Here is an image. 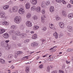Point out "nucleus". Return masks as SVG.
Returning <instances> with one entry per match:
<instances>
[{
    "label": "nucleus",
    "mask_w": 73,
    "mask_h": 73,
    "mask_svg": "<svg viewBox=\"0 0 73 73\" xmlns=\"http://www.w3.org/2000/svg\"><path fill=\"white\" fill-rule=\"evenodd\" d=\"M71 7V5H70V4H69L67 5V7L68 8H70Z\"/></svg>",
    "instance_id": "47"
},
{
    "label": "nucleus",
    "mask_w": 73,
    "mask_h": 73,
    "mask_svg": "<svg viewBox=\"0 0 73 73\" xmlns=\"http://www.w3.org/2000/svg\"><path fill=\"white\" fill-rule=\"evenodd\" d=\"M20 27L21 28H24V25H21Z\"/></svg>",
    "instance_id": "61"
},
{
    "label": "nucleus",
    "mask_w": 73,
    "mask_h": 73,
    "mask_svg": "<svg viewBox=\"0 0 73 73\" xmlns=\"http://www.w3.org/2000/svg\"><path fill=\"white\" fill-rule=\"evenodd\" d=\"M42 12L43 14H45V10L44 9H43L42 11Z\"/></svg>",
    "instance_id": "46"
},
{
    "label": "nucleus",
    "mask_w": 73,
    "mask_h": 73,
    "mask_svg": "<svg viewBox=\"0 0 73 73\" xmlns=\"http://www.w3.org/2000/svg\"><path fill=\"white\" fill-rule=\"evenodd\" d=\"M30 33L31 34H33V33H34V31H31L30 32Z\"/></svg>",
    "instance_id": "63"
},
{
    "label": "nucleus",
    "mask_w": 73,
    "mask_h": 73,
    "mask_svg": "<svg viewBox=\"0 0 73 73\" xmlns=\"http://www.w3.org/2000/svg\"><path fill=\"white\" fill-rule=\"evenodd\" d=\"M68 31L69 32H71L72 31V29L71 28H68Z\"/></svg>",
    "instance_id": "43"
},
{
    "label": "nucleus",
    "mask_w": 73,
    "mask_h": 73,
    "mask_svg": "<svg viewBox=\"0 0 73 73\" xmlns=\"http://www.w3.org/2000/svg\"><path fill=\"white\" fill-rule=\"evenodd\" d=\"M45 39H43L42 40V42H45Z\"/></svg>",
    "instance_id": "64"
},
{
    "label": "nucleus",
    "mask_w": 73,
    "mask_h": 73,
    "mask_svg": "<svg viewBox=\"0 0 73 73\" xmlns=\"http://www.w3.org/2000/svg\"><path fill=\"white\" fill-rule=\"evenodd\" d=\"M7 29H0V35H2L4 33H5L7 31Z\"/></svg>",
    "instance_id": "3"
},
{
    "label": "nucleus",
    "mask_w": 73,
    "mask_h": 73,
    "mask_svg": "<svg viewBox=\"0 0 73 73\" xmlns=\"http://www.w3.org/2000/svg\"><path fill=\"white\" fill-rule=\"evenodd\" d=\"M57 3H61L62 0H56Z\"/></svg>",
    "instance_id": "48"
},
{
    "label": "nucleus",
    "mask_w": 73,
    "mask_h": 73,
    "mask_svg": "<svg viewBox=\"0 0 73 73\" xmlns=\"http://www.w3.org/2000/svg\"><path fill=\"white\" fill-rule=\"evenodd\" d=\"M25 41H26V42H29L30 41V40L29 39H27L25 40Z\"/></svg>",
    "instance_id": "50"
},
{
    "label": "nucleus",
    "mask_w": 73,
    "mask_h": 73,
    "mask_svg": "<svg viewBox=\"0 0 73 73\" xmlns=\"http://www.w3.org/2000/svg\"><path fill=\"white\" fill-rule=\"evenodd\" d=\"M16 35H17V36H20V35H21V33L20 32L16 31Z\"/></svg>",
    "instance_id": "29"
},
{
    "label": "nucleus",
    "mask_w": 73,
    "mask_h": 73,
    "mask_svg": "<svg viewBox=\"0 0 73 73\" xmlns=\"http://www.w3.org/2000/svg\"><path fill=\"white\" fill-rule=\"evenodd\" d=\"M68 17L69 19H72L73 17V14H70L68 15Z\"/></svg>",
    "instance_id": "24"
},
{
    "label": "nucleus",
    "mask_w": 73,
    "mask_h": 73,
    "mask_svg": "<svg viewBox=\"0 0 73 73\" xmlns=\"http://www.w3.org/2000/svg\"><path fill=\"white\" fill-rule=\"evenodd\" d=\"M12 58H13V56L12 55H10L8 56L7 59V60L9 61L10 60H12Z\"/></svg>",
    "instance_id": "12"
},
{
    "label": "nucleus",
    "mask_w": 73,
    "mask_h": 73,
    "mask_svg": "<svg viewBox=\"0 0 73 73\" xmlns=\"http://www.w3.org/2000/svg\"><path fill=\"white\" fill-rule=\"evenodd\" d=\"M26 24L28 27H31L32 25V23L30 21H28L26 23Z\"/></svg>",
    "instance_id": "5"
},
{
    "label": "nucleus",
    "mask_w": 73,
    "mask_h": 73,
    "mask_svg": "<svg viewBox=\"0 0 73 73\" xmlns=\"http://www.w3.org/2000/svg\"><path fill=\"white\" fill-rule=\"evenodd\" d=\"M43 67L44 66L43 65V64H41V65H40L39 66V68L40 69H42V68H43Z\"/></svg>",
    "instance_id": "35"
},
{
    "label": "nucleus",
    "mask_w": 73,
    "mask_h": 73,
    "mask_svg": "<svg viewBox=\"0 0 73 73\" xmlns=\"http://www.w3.org/2000/svg\"><path fill=\"white\" fill-rule=\"evenodd\" d=\"M26 8V9H28L30 8V7H31V5H30V3H27L25 5Z\"/></svg>",
    "instance_id": "9"
},
{
    "label": "nucleus",
    "mask_w": 73,
    "mask_h": 73,
    "mask_svg": "<svg viewBox=\"0 0 73 73\" xmlns=\"http://www.w3.org/2000/svg\"><path fill=\"white\" fill-rule=\"evenodd\" d=\"M36 7L35 6L33 5L31 7V11H35L36 10Z\"/></svg>",
    "instance_id": "22"
},
{
    "label": "nucleus",
    "mask_w": 73,
    "mask_h": 73,
    "mask_svg": "<svg viewBox=\"0 0 73 73\" xmlns=\"http://www.w3.org/2000/svg\"><path fill=\"white\" fill-rule=\"evenodd\" d=\"M51 56V55H50L49 56V58H48V61H52V60H53L52 58H50V57Z\"/></svg>",
    "instance_id": "33"
},
{
    "label": "nucleus",
    "mask_w": 73,
    "mask_h": 73,
    "mask_svg": "<svg viewBox=\"0 0 73 73\" xmlns=\"http://www.w3.org/2000/svg\"><path fill=\"white\" fill-rule=\"evenodd\" d=\"M49 27L50 28H54L55 27L54 26V25L51 24H49Z\"/></svg>",
    "instance_id": "30"
},
{
    "label": "nucleus",
    "mask_w": 73,
    "mask_h": 73,
    "mask_svg": "<svg viewBox=\"0 0 73 73\" xmlns=\"http://www.w3.org/2000/svg\"><path fill=\"white\" fill-rule=\"evenodd\" d=\"M31 45L32 47H35V42H33L31 43Z\"/></svg>",
    "instance_id": "37"
},
{
    "label": "nucleus",
    "mask_w": 73,
    "mask_h": 73,
    "mask_svg": "<svg viewBox=\"0 0 73 73\" xmlns=\"http://www.w3.org/2000/svg\"><path fill=\"white\" fill-rule=\"evenodd\" d=\"M9 5H7L3 7V9L5 10H7V9H9Z\"/></svg>",
    "instance_id": "15"
},
{
    "label": "nucleus",
    "mask_w": 73,
    "mask_h": 73,
    "mask_svg": "<svg viewBox=\"0 0 73 73\" xmlns=\"http://www.w3.org/2000/svg\"><path fill=\"white\" fill-rule=\"evenodd\" d=\"M37 37V35L36 34H35L32 36V38L33 39V40H35V39H36Z\"/></svg>",
    "instance_id": "17"
},
{
    "label": "nucleus",
    "mask_w": 73,
    "mask_h": 73,
    "mask_svg": "<svg viewBox=\"0 0 73 73\" xmlns=\"http://www.w3.org/2000/svg\"><path fill=\"white\" fill-rule=\"evenodd\" d=\"M33 27L34 28H39V27L36 26V25H35Z\"/></svg>",
    "instance_id": "60"
},
{
    "label": "nucleus",
    "mask_w": 73,
    "mask_h": 73,
    "mask_svg": "<svg viewBox=\"0 0 73 73\" xmlns=\"http://www.w3.org/2000/svg\"><path fill=\"white\" fill-rule=\"evenodd\" d=\"M31 16V14L30 13H28L26 17L27 19H29Z\"/></svg>",
    "instance_id": "23"
},
{
    "label": "nucleus",
    "mask_w": 73,
    "mask_h": 73,
    "mask_svg": "<svg viewBox=\"0 0 73 73\" xmlns=\"http://www.w3.org/2000/svg\"><path fill=\"white\" fill-rule=\"evenodd\" d=\"M67 51L68 52H70L72 50H71L70 48L68 49L67 50Z\"/></svg>",
    "instance_id": "54"
},
{
    "label": "nucleus",
    "mask_w": 73,
    "mask_h": 73,
    "mask_svg": "<svg viewBox=\"0 0 73 73\" xmlns=\"http://www.w3.org/2000/svg\"><path fill=\"white\" fill-rule=\"evenodd\" d=\"M41 6L42 8H46L45 3L44 2H42V4H41Z\"/></svg>",
    "instance_id": "13"
},
{
    "label": "nucleus",
    "mask_w": 73,
    "mask_h": 73,
    "mask_svg": "<svg viewBox=\"0 0 73 73\" xmlns=\"http://www.w3.org/2000/svg\"><path fill=\"white\" fill-rule=\"evenodd\" d=\"M18 7L17 6L14 7L12 8V10L14 12H16L18 11Z\"/></svg>",
    "instance_id": "6"
},
{
    "label": "nucleus",
    "mask_w": 73,
    "mask_h": 73,
    "mask_svg": "<svg viewBox=\"0 0 73 73\" xmlns=\"http://www.w3.org/2000/svg\"><path fill=\"white\" fill-rule=\"evenodd\" d=\"M70 3L71 4H73V0H71L70 1Z\"/></svg>",
    "instance_id": "57"
},
{
    "label": "nucleus",
    "mask_w": 73,
    "mask_h": 73,
    "mask_svg": "<svg viewBox=\"0 0 73 73\" xmlns=\"http://www.w3.org/2000/svg\"><path fill=\"white\" fill-rule=\"evenodd\" d=\"M62 2L64 4H66V1H65L64 0H62Z\"/></svg>",
    "instance_id": "49"
},
{
    "label": "nucleus",
    "mask_w": 73,
    "mask_h": 73,
    "mask_svg": "<svg viewBox=\"0 0 73 73\" xmlns=\"http://www.w3.org/2000/svg\"><path fill=\"white\" fill-rule=\"evenodd\" d=\"M3 36L5 38H8L9 37V35L8 33H5L3 34Z\"/></svg>",
    "instance_id": "8"
},
{
    "label": "nucleus",
    "mask_w": 73,
    "mask_h": 73,
    "mask_svg": "<svg viewBox=\"0 0 73 73\" xmlns=\"http://www.w3.org/2000/svg\"><path fill=\"white\" fill-rule=\"evenodd\" d=\"M19 55V54H17H17H15L14 55V57L15 58H17L18 57V55Z\"/></svg>",
    "instance_id": "38"
},
{
    "label": "nucleus",
    "mask_w": 73,
    "mask_h": 73,
    "mask_svg": "<svg viewBox=\"0 0 73 73\" xmlns=\"http://www.w3.org/2000/svg\"><path fill=\"white\" fill-rule=\"evenodd\" d=\"M31 3L33 5H36L37 2V0H31Z\"/></svg>",
    "instance_id": "10"
},
{
    "label": "nucleus",
    "mask_w": 73,
    "mask_h": 73,
    "mask_svg": "<svg viewBox=\"0 0 73 73\" xmlns=\"http://www.w3.org/2000/svg\"><path fill=\"white\" fill-rule=\"evenodd\" d=\"M41 20L42 23H45V17L43 15L41 16Z\"/></svg>",
    "instance_id": "14"
},
{
    "label": "nucleus",
    "mask_w": 73,
    "mask_h": 73,
    "mask_svg": "<svg viewBox=\"0 0 73 73\" xmlns=\"http://www.w3.org/2000/svg\"><path fill=\"white\" fill-rule=\"evenodd\" d=\"M11 28H15V27H17V26L13 25L11 26Z\"/></svg>",
    "instance_id": "51"
},
{
    "label": "nucleus",
    "mask_w": 73,
    "mask_h": 73,
    "mask_svg": "<svg viewBox=\"0 0 73 73\" xmlns=\"http://www.w3.org/2000/svg\"><path fill=\"white\" fill-rule=\"evenodd\" d=\"M25 72L26 73H29V68L28 67L26 68Z\"/></svg>",
    "instance_id": "27"
},
{
    "label": "nucleus",
    "mask_w": 73,
    "mask_h": 73,
    "mask_svg": "<svg viewBox=\"0 0 73 73\" xmlns=\"http://www.w3.org/2000/svg\"><path fill=\"white\" fill-rule=\"evenodd\" d=\"M50 11L51 12H53L54 9V7L53 6H51L50 9Z\"/></svg>",
    "instance_id": "19"
},
{
    "label": "nucleus",
    "mask_w": 73,
    "mask_h": 73,
    "mask_svg": "<svg viewBox=\"0 0 73 73\" xmlns=\"http://www.w3.org/2000/svg\"><path fill=\"white\" fill-rule=\"evenodd\" d=\"M59 73H64V72L62 70H59Z\"/></svg>",
    "instance_id": "41"
},
{
    "label": "nucleus",
    "mask_w": 73,
    "mask_h": 73,
    "mask_svg": "<svg viewBox=\"0 0 73 73\" xmlns=\"http://www.w3.org/2000/svg\"><path fill=\"white\" fill-rule=\"evenodd\" d=\"M5 60H4L1 59V58H0V62L1 64H5Z\"/></svg>",
    "instance_id": "25"
},
{
    "label": "nucleus",
    "mask_w": 73,
    "mask_h": 73,
    "mask_svg": "<svg viewBox=\"0 0 73 73\" xmlns=\"http://www.w3.org/2000/svg\"><path fill=\"white\" fill-rule=\"evenodd\" d=\"M14 21L17 24H19L21 21V19L19 17H17L15 18Z\"/></svg>",
    "instance_id": "2"
},
{
    "label": "nucleus",
    "mask_w": 73,
    "mask_h": 73,
    "mask_svg": "<svg viewBox=\"0 0 73 73\" xmlns=\"http://www.w3.org/2000/svg\"><path fill=\"white\" fill-rule=\"evenodd\" d=\"M62 15H64V16H66V12H65V11H62Z\"/></svg>",
    "instance_id": "39"
},
{
    "label": "nucleus",
    "mask_w": 73,
    "mask_h": 73,
    "mask_svg": "<svg viewBox=\"0 0 73 73\" xmlns=\"http://www.w3.org/2000/svg\"><path fill=\"white\" fill-rule=\"evenodd\" d=\"M37 17L36 15L34 16L33 17V19L34 20H37Z\"/></svg>",
    "instance_id": "31"
},
{
    "label": "nucleus",
    "mask_w": 73,
    "mask_h": 73,
    "mask_svg": "<svg viewBox=\"0 0 73 73\" xmlns=\"http://www.w3.org/2000/svg\"><path fill=\"white\" fill-rule=\"evenodd\" d=\"M12 39L13 40H16L17 38L16 36H12Z\"/></svg>",
    "instance_id": "32"
},
{
    "label": "nucleus",
    "mask_w": 73,
    "mask_h": 73,
    "mask_svg": "<svg viewBox=\"0 0 73 73\" xmlns=\"http://www.w3.org/2000/svg\"><path fill=\"white\" fill-rule=\"evenodd\" d=\"M35 46H38V45H41L40 43H35Z\"/></svg>",
    "instance_id": "34"
},
{
    "label": "nucleus",
    "mask_w": 73,
    "mask_h": 73,
    "mask_svg": "<svg viewBox=\"0 0 73 73\" xmlns=\"http://www.w3.org/2000/svg\"><path fill=\"white\" fill-rule=\"evenodd\" d=\"M50 2L49 1H47L46 3H45L46 5H47L48 6H50Z\"/></svg>",
    "instance_id": "28"
},
{
    "label": "nucleus",
    "mask_w": 73,
    "mask_h": 73,
    "mask_svg": "<svg viewBox=\"0 0 73 73\" xmlns=\"http://www.w3.org/2000/svg\"><path fill=\"white\" fill-rule=\"evenodd\" d=\"M59 25L60 28H64V24L63 22H59Z\"/></svg>",
    "instance_id": "11"
},
{
    "label": "nucleus",
    "mask_w": 73,
    "mask_h": 73,
    "mask_svg": "<svg viewBox=\"0 0 73 73\" xmlns=\"http://www.w3.org/2000/svg\"><path fill=\"white\" fill-rule=\"evenodd\" d=\"M46 28H42V30L43 31H46Z\"/></svg>",
    "instance_id": "45"
},
{
    "label": "nucleus",
    "mask_w": 73,
    "mask_h": 73,
    "mask_svg": "<svg viewBox=\"0 0 73 73\" xmlns=\"http://www.w3.org/2000/svg\"><path fill=\"white\" fill-rule=\"evenodd\" d=\"M30 56H24V58H25V60H26L27 59H28V57H30Z\"/></svg>",
    "instance_id": "44"
},
{
    "label": "nucleus",
    "mask_w": 73,
    "mask_h": 73,
    "mask_svg": "<svg viewBox=\"0 0 73 73\" xmlns=\"http://www.w3.org/2000/svg\"><path fill=\"white\" fill-rule=\"evenodd\" d=\"M18 46L19 47L21 46V44H20V43L18 44Z\"/></svg>",
    "instance_id": "62"
},
{
    "label": "nucleus",
    "mask_w": 73,
    "mask_h": 73,
    "mask_svg": "<svg viewBox=\"0 0 73 73\" xmlns=\"http://www.w3.org/2000/svg\"><path fill=\"white\" fill-rule=\"evenodd\" d=\"M1 45L5 49L7 50H8V46L5 44V42H2L1 43Z\"/></svg>",
    "instance_id": "1"
},
{
    "label": "nucleus",
    "mask_w": 73,
    "mask_h": 73,
    "mask_svg": "<svg viewBox=\"0 0 73 73\" xmlns=\"http://www.w3.org/2000/svg\"><path fill=\"white\" fill-rule=\"evenodd\" d=\"M56 20H60V17H59L58 16H56Z\"/></svg>",
    "instance_id": "40"
},
{
    "label": "nucleus",
    "mask_w": 73,
    "mask_h": 73,
    "mask_svg": "<svg viewBox=\"0 0 73 73\" xmlns=\"http://www.w3.org/2000/svg\"><path fill=\"white\" fill-rule=\"evenodd\" d=\"M10 68L11 69H14V68H15V67L13 66H12L10 67Z\"/></svg>",
    "instance_id": "59"
},
{
    "label": "nucleus",
    "mask_w": 73,
    "mask_h": 73,
    "mask_svg": "<svg viewBox=\"0 0 73 73\" xmlns=\"http://www.w3.org/2000/svg\"><path fill=\"white\" fill-rule=\"evenodd\" d=\"M64 35H63V34H60L59 35V37H62V36H63Z\"/></svg>",
    "instance_id": "55"
},
{
    "label": "nucleus",
    "mask_w": 73,
    "mask_h": 73,
    "mask_svg": "<svg viewBox=\"0 0 73 73\" xmlns=\"http://www.w3.org/2000/svg\"><path fill=\"white\" fill-rule=\"evenodd\" d=\"M66 62L67 64H70V61H68V60H66Z\"/></svg>",
    "instance_id": "53"
},
{
    "label": "nucleus",
    "mask_w": 73,
    "mask_h": 73,
    "mask_svg": "<svg viewBox=\"0 0 73 73\" xmlns=\"http://www.w3.org/2000/svg\"><path fill=\"white\" fill-rule=\"evenodd\" d=\"M5 42H6V43H8V42H9V40H6L5 41H4Z\"/></svg>",
    "instance_id": "58"
},
{
    "label": "nucleus",
    "mask_w": 73,
    "mask_h": 73,
    "mask_svg": "<svg viewBox=\"0 0 73 73\" xmlns=\"http://www.w3.org/2000/svg\"><path fill=\"white\" fill-rule=\"evenodd\" d=\"M33 29L34 31H36L38 29V28H33Z\"/></svg>",
    "instance_id": "56"
},
{
    "label": "nucleus",
    "mask_w": 73,
    "mask_h": 73,
    "mask_svg": "<svg viewBox=\"0 0 73 73\" xmlns=\"http://www.w3.org/2000/svg\"><path fill=\"white\" fill-rule=\"evenodd\" d=\"M5 16V13L4 12H0V18H4Z\"/></svg>",
    "instance_id": "4"
},
{
    "label": "nucleus",
    "mask_w": 73,
    "mask_h": 73,
    "mask_svg": "<svg viewBox=\"0 0 73 73\" xmlns=\"http://www.w3.org/2000/svg\"><path fill=\"white\" fill-rule=\"evenodd\" d=\"M2 24L3 25H9L8 22H2Z\"/></svg>",
    "instance_id": "26"
},
{
    "label": "nucleus",
    "mask_w": 73,
    "mask_h": 73,
    "mask_svg": "<svg viewBox=\"0 0 73 73\" xmlns=\"http://www.w3.org/2000/svg\"><path fill=\"white\" fill-rule=\"evenodd\" d=\"M24 10L23 8H20L19 10V13L21 15L23 14L24 13Z\"/></svg>",
    "instance_id": "7"
},
{
    "label": "nucleus",
    "mask_w": 73,
    "mask_h": 73,
    "mask_svg": "<svg viewBox=\"0 0 73 73\" xmlns=\"http://www.w3.org/2000/svg\"><path fill=\"white\" fill-rule=\"evenodd\" d=\"M46 71L48 72H49L50 71V68L49 66L47 67V69H46Z\"/></svg>",
    "instance_id": "36"
},
{
    "label": "nucleus",
    "mask_w": 73,
    "mask_h": 73,
    "mask_svg": "<svg viewBox=\"0 0 73 73\" xmlns=\"http://www.w3.org/2000/svg\"><path fill=\"white\" fill-rule=\"evenodd\" d=\"M36 10L37 12H40L41 11V7H36Z\"/></svg>",
    "instance_id": "16"
},
{
    "label": "nucleus",
    "mask_w": 73,
    "mask_h": 73,
    "mask_svg": "<svg viewBox=\"0 0 73 73\" xmlns=\"http://www.w3.org/2000/svg\"><path fill=\"white\" fill-rule=\"evenodd\" d=\"M57 73V71L55 70L53 71L52 72V73Z\"/></svg>",
    "instance_id": "52"
},
{
    "label": "nucleus",
    "mask_w": 73,
    "mask_h": 73,
    "mask_svg": "<svg viewBox=\"0 0 73 73\" xmlns=\"http://www.w3.org/2000/svg\"><path fill=\"white\" fill-rule=\"evenodd\" d=\"M25 35L24 34L21 33V34L19 35V36L21 38H23L25 37Z\"/></svg>",
    "instance_id": "21"
},
{
    "label": "nucleus",
    "mask_w": 73,
    "mask_h": 73,
    "mask_svg": "<svg viewBox=\"0 0 73 73\" xmlns=\"http://www.w3.org/2000/svg\"><path fill=\"white\" fill-rule=\"evenodd\" d=\"M23 52L22 51H19L17 52V54H19V55L20 54H22Z\"/></svg>",
    "instance_id": "42"
},
{
    "label": "nucleus",
    "mask_w": 73,
    "mask_h": 73,
    "mask_svg": "<svg viewBox=\"0 0 73 73\" xmlns=\"http://www.w3.org/2000/svg\"><path fill=\"white\" fill-rule=\"evenodd\" d=\"M15 31L11 30L10 31H9V33L10 35H15Z\"/></svg>",
    "instance_id": "20"
},
{
    "label": "nucleus",
    "mask_w": 73,
    "mask_h": 73,
    "mask_svg": "<svg viewBox=\"0 0 73 73\" xmlns=\"http://www.w3.org/2000/svg\"><path fill=\"white\" fill-rule=\"evenodd\" d=\"M53 36H54L56 38H58V34L56 32H55L53 34Z\"/></svg>",
    "instance_id": "18"
}]
</instances>
